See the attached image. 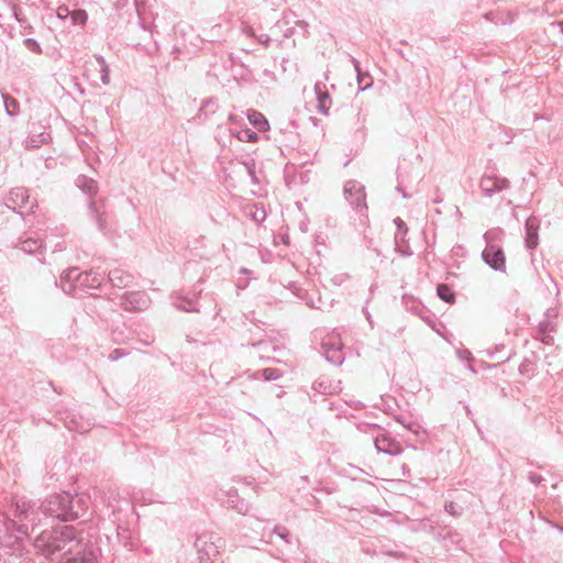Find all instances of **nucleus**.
<instances>
[{
    "instance_id": "nucleus-6",
    "label": "nucleus",
    "mask_w": 563,
    "mask_h": 563,
    "mask_svg": "<svg viewBox=\"0 0 563 563\" xmlns=\"http://www.w3.org/2000/svg\"><path fill=\"white\" fill-rule=\"evenodd\" d=\"M221 538L212 533H203L196 539L195 547L200 563H211L219 554Z\"/></svg>"
},
{
    "instance_id": "nucleus-50",
    "label": "nucleus",
    "mask_w": 563,
    "mask_h": 563,
    "mask_svg": "<svg viewBox=\"0 0 563 563\" xmlns=\"http://www.w3.org/2000/svg\"><path fill=\"white\" fill-rule=\"evenodd\" d=\"M65 424H66V427H67L69 430H78V431L82 432V430H81V429H79V428L75 424V422H74V421H70V422L66 421V422H65Z\"/></svg>"
},
{
    "instance_id": "nucleus-21",
    "label": "nucleus",
    "mask_w": 563,
    "mask_h": 563,
    "mask_svg": "<svg viewBox=\"0 0 563 563\" xmlns=\"http://www.w3.org/2000/svg\"><path fill=\"white\" fill-rule=\"evenodd\" d=\"M555 331V322L543 319L538 325V334L543 343L550 344L552 342L551 333Z\"/></svg>"
},
{
    "instance_id": "nucleus-25",
    "label": "nucleus",
    "mask_w": 563,
    "mask_h": 563,
    "mask_svg": "<svg viewBox=\"0 0 563 563\" xmlns=\"http://www.w3.org/2000/svg\"><path fill=\"white\" fill-rule=\"evenodd\" d=\"M228 503L230 508L234 509L241 515H245L249 511V504L244 499L239 498L236 495H230Z\"/></svg>"
},
{
    "instance_id": "nucleus-36",
    "label": "nucleus",
    "mask_w": 563,
    "mask_h": 563,
    "mask_svg": "<svg viewBox=\"0 0 563 563\" xmlns=\"http://www.w3.org/2000/svg\"><path fill=\"white\" fill-rule=\"evenodd\" d=\"M275 534H277L282 540H284L286 543H290L289 540V532L286 528L276 526L273 531Z\"/></svg>"
},
{
    "instance_id": "nucleus-51",
    "label": "nucleus",
    "mask_w": 563,
    "mask_h": 563,
    "mask_svg": "<svg viewBox=\"0 0 563 563\" xmlns=\"http://www.w3.org/2000/svg\"><path fill=\"white\" fill-rule=\"evenodd\" d=\"M260 42H261L264 46H266V47H267V46L269 45V43H271V37H269V36H267V35H265L264 37H261V38H260Z\"/></svg>"
},
{
    "instance_id": "nucleus-30",
    "label": "nucleus",
    "mask_w": 563,
    "mask_h": 563,
    "mask_svg": "<svg viewBox=\"0 0 563 563\" xmlns=\"http://www.w3.org/2000/svg\"><path fill=\"white\" fill-rule=\"evenodd\" d=\"M503 235H504V232L500 229L488 230L484 234L486 245H489L490 243H497L501 239Z\"/></svg>"
},
{
    "instance_id": "nucleus-56",
    "label": "nucleus",
    "mask_w": 563,
    "mask_h": 563,
    "mask_svg": "<svg viewBox=\"0 0 563 563\" xmlns=\"http://www.w3.org/2000/svg\"><path fill=\"white\" fill-rule=\"evenodd\" d=\"M388 555L397 556L396 552H387Z\"/></svg>"
},
{
    "instance_id": "nucleus-2",
    "label": "nucleus",
    "mask_w": 563,
    "mask_h": 563,
    "mask_svg": "<svg viewBox=\"0 0 563 563\" xmlns=\"http://www.w3.org/2000/svg\"><path fill=\"white\" fill-rule=\"evenodd\" d=\"M41 510L45 516H49L62 521H74L82 519L87 512V501L78 496L67 492L48 496L42 504Z\"/></svg>"
},
{
    "instance_id": "nucleus-46",
    "label": "nucleus",
    "mask_w": 563,
    "mask_h": 563,
    "mask_svg": "<svg viewBox=\"0 0 563 563\" xmlns=\"http://www.w3.org/2000/svg\"><path fill=\"white\" fill-rule=\"evenodd\" d=\"M459 355H460L461 360H466V361H472L473 360L471 352L467 351V350L461 351L459 353Z\"/></svg>"
},
{
    "instance_id": "nucleus-17",
    "label": "nucleus",
    "mask_w": 563,
    "mask_h": 563,
    "mask_svg": "<svg viewBox=\"0 0 563 563\" xmlns=\"http://www.w3.org/2000/svg\"><path fill=\"white\" fill-rule=\"evenodd\" d=\"M108 279L113 287L125 288L133 283V275L121 268H114L109 272Z\"/></svg>"
},
{
    "instance_id": "nucleus-20",
    "label": "nucleus",
    "mask_w": 563,
    "mask_h": 563,
    "mask_svg": "<svg viewBox=\"0 0 563 563\" xmlns=\"http://www.w3.org/2000/svg\"><path fill=\"white\" fill-rule=\"evenodd\" d=\"M51 139V135L46 131H42L38 133H31L24 141L25 148H38L43 144L47 143Z\"/></svg>"
},
{
    "instance_id": "nucleus-3",
    "label": "nucleus",
    "mask_w": 563,
    "mask_h": 563,
    "mask_svg": "<svg viewBox=\"0 0 563 563\" xmlns=\"http://www.w3.org/2000/svg\"><path fill=\"white\" fill-rule=\"evenodd\" d=\"M102 282L103 277L99 273H78L76 267L69 268L60 275V288L65 294L74 297H82L90 290L98 289Z\"/></svg>"
},
{
    "instance_id": "nucleus-31",
    "label": "nucleus",
    "mask_w": 563,
    "mask_h": 563,
    "mask_svg": "<svg viewBox=\"0 0 563 563\" xmlns=\"http://www.w3.org/2000/svg\"><path fill=\"white\" fill-rule=\"evenodd\" d=\"M238 139L242 142H256L258 140V135L255 131L251 129H245L239 132Z\"/></svg>"
},
{
    "instance_id": "nucleus-16",
    "label": "nucleus",
    "mask_w": 563,
    "mask_h": 563,
    "mask_svg": "<svg viewBox=\"0 0 563 563\" xmlns=\"http://www.w3.org/2000/svg\"><path fill=\"white\" fill-rule=\"evenodd\" d=\"M418 529L432 533L437 539H439V538L445 539L448 536H452V537L456 538V542L460 541L457 532H453L452 530H450L448 528L443 529V530H446L445 534L440 532L439 531V521L434 520L432 518L423 519L422 521H420Z\"/></svg>"
},
{
    "instance_id": "nucleus-22",
    "label": "nucleus",
    "mask_w": 563,
    "mask_h": 563,
    "mask_svg": "<svg viewBox=\"0 0 563 563\" xmlns=\"http://www.w3.org/2000/svg\"><path fill=\"white\" fill-rule=\"evenodd\" d=\"M177 309L186 312H199L196 300L188 299L187 297H176L173 303Z\"/></svg>"
},
{
    "instance_id": "nucleus-15",
    "label": "nucleus",
    "mask_w": 563,
    "mask_h": 563,
    "mask_svg": "<svg viewBox=\"0 0 563 563\" xmlns=\"http://www.w3.org/2000/svg\"><path fill=\"white\" fill-rule=\"evenodd\" d=\"M314 93L317 97V110L319 113L328 115L330 106H331V99L329 96V92L327 90L325 84L318 81L314 85Z\"/></svg>"
},
{
    "instance_id": "nucleus-10",
    "label": "nucleus",
    "mask_w": 563,
    "mask_h": 563,
    "mask_svg": "<svg viewBox=\"0 0 563 563\" xmlns=\"http://www.w3.org/2000/svg\"><path fill=\"white\" fill-rule=\"evenodd\" d=\"M150 302V298L144 291H131L121 297L120 306L125 311L136 312L146 310Z\"/></svg>"
},
{
    "instance_id": "nucleus-44",
    "label": "nucleus",
    "mask_w": 563,
    "mask_h": 563,
    "mask_svg": "<svg viewBox=\"0 0 563 563\" xmlns=\"http://www.w3.org/2000/svg\"><path fill=\"white\" fill-rule=\"evenodd\" d=\"M68 15H70V11L66 5H60L57 9V16L62 20H65Z\"/></svg>"
},
{
    "instance_id": "nucleus-19",
    "label": "nucleus",
    "mask_w": 563,
    "mask_h": 563,
    "mask_svg": "<svg viewBox=\"0 0 563 563\" xmlns=\"http://www.w3.org/2000/svg\"><path fill=\"white\" fill-rule=\"evenodd\" d=\"M76 186L89 197H93L98 192L97 181L86 175H79L76 178Z\"/></svg>"
},
{
    "instance_id": "nucleus-7",
    "label": "nucleus",
    "mask_w": 563,
    "mask_h": 563,
    "mask_svg": "<svg viewBox=\"0 0 563 563\" xmlns=\"http://www.w3.org/2000/svg\"><path fill=\"white\" fill-rule=\"evenodd\" d=\"M99 550L98 548L82 542L78 539L76 547L67 554L62 563H98Z\"/></svg>"
},
{
    "instance_id": "nucleus-27",
    "label": "nucleus",
    "mask_w": 563,
    "mask_h": 563,
    "mask_svg": "<svg viewBox=\"0 0 563 563\" xmlns=\"http://www.w3.org/2000/svg\"><path fill=\"white\" fill-rule=\"evenodd\" d=\"M437 295L448 303H453L455 301V294L446 284H439L437 286Z\"/></svg>"
},
{
    "instance_id": "nucleus-33",
    "label": "nucleus",
    "mask_w": 563,
    "mask_h": 563,
    "mask_svg": "<svg viewBox=\"0 0 563 563\" xmlns=\"http://www.w3.org/2000/svg\"><path fill=\"white\" fill-rule=\"evenodd\" d=\"M282 377V373L277 368H265L263 369V378L264 380L272 382L277 380Z\"/></svg>"
},
{
    "instance_id": "nucleus-40",
    "label": "nucleus",
    "mask_w": 563,
    "mask_h": 563,
    "mask_svg": "<svg viewBox=\"0 0 563 563\" xmlns=\"http://www.w3.org/2000/svg\"><path fill=\"white\" fill-rule=\"evenodd\" d=\"M532 369H533V364H532V362H530V361H528V360H525V361L520 364V366H519V372H520L521 374H523V375H525V374H528V373H529L530 371H532Z\"/></svg>"
},
{
    "instance_id": "nucleus-18",
    "label": "nucleus",
    "mask_w": 563,
    "mask_h": 563,
    "mask_svg": "<svg viewBox=\"0 0 563 563\" xmlns=\"http://www.w3.org/2000/svg\"><path fill=\"white\" fill-rule=\"evenodd\" d=\"M539 220L530 217L526 221V246L533 250L538 245Z\"/></svg>"
},
{
    "instance_id": "nucleus-48",
    "label": "nucleus",
    "mask_w": 563,
    "mask_h": 563,
    "mask_svg": "<svg viewBox=\"0 0 563 563\" xmlns=\"http://www.w3.org/2000/svg\"><path fill=\"white\" fill-rule=\"evenodd\" d=\"M12 11H13V16H14V19H15L18 22H23V19H22V16H21V11H20L18 8H15V7H13Z\"/></svg>"
},
{
    "instance_id": "nucleus-8",
    "label": "nucleus",
    "mask_w": 563,
    "mask_h": 563,
    "mask_svg": "<svg viewBox=\"0 0 563 563\" xmlns=\"http://www.w3.org/2000/svg\"><path fill=\"white\" fill-rule=\"evenodd\" d=\"M4 205L19 214L32 212L35 203L30 201L29 190L23 187L12 189L5 198Z\"/></svg>"
},
{
    "instance_id": "nucleus-49",
    "label": "nucleus",
    "mask_w": 563,
    "mask_h": 563,
    "mask_svg": "<svg viewBox=\"0 0 563 563\" xmlns=\"http://www.w3.org/2000/svg\"><path fill=\"white\" fill-rule=\"evenodd\" d=\"M350 60H351L355 71L361 69V64H360V62L355 57L350 56Z\"/></svg>"
},
{
    "instance_id": "nucleus-23",
    "label": "nucleus",
    "mask_w": 563,
    "mask_h": 563,
    "mask_svg": "<svg viewBox=\"0 0 563 563\" xmlns=\"http://www.w3.org/2000/svg\"><path fill=\"white\" fill-rule=\"evenodd\" d=\"M247 119L250 122L257 128L260 131H264L268 129V122L266 118L256 110L249 111Z\"/></svg>"
},
{
    "instance_id": "nucleus-5",
    "label": "nucleus",
    "mask_w": 563,
    "mask_h": 563,
    "mask_svg": "<svg viewBox=\"0 0 563 563\" xmlns=\"http://www.w3.org/2000/svg\"><path fill=\"white\" fill-rule=\"evenodd\" d=\"M343 195L352 209L361 218H367V203L365 186L357 180L351 179L344 184Z\"/></svg>"
},
{
    "instance_id": "nucleus-1",
    "label": "nucleus",
    "mask_w": 563,
    "mask_h": 563,
    "mask_svg": "<svg viewBox=\"0 0 563 563\" xmlns=\"http://www.w3.org/2000/svg\"><path fill=\"white\" fill-rule=\"evenodd\" d=\"M77 541L76 529L73 526H62L44 530L35 538L34 548L46 559L62 563Z\"/></svg>"
},
{
    "instance_id": "nucleus-54",
    "label": "nucleus",
    "mask_w": 563,
    "mask_h": 563,
    "mask_svg": "<svg viewBox=\"0 0 563 563\" xmlns=\"http://www.w3.org/2000/svg\"><path fill=\"white\" fill-rule=\"evenodd\" d=\"M63 249H64V246H63L62 244H59V243H58V244H56V246H55V250H54V251H57V250H58V251H60V250H63Z\"/></svg>"
},
{
    "instance_id": "nucleus-29",
    "label": "nucleus",
    "mask_w": 563,
    "mask_h": 563,
    "mask_svg": "<svg viewBox=\"0 0 563 563\" xmlns=\"http://www.w3.org/2000/svg\"><path fill=\"white\" fill-rule=\"evenodd\" d=\"M2 97H3V102H4V108H5L7 113L10 117L16 115L19 112V109H20L19 102L13 97H11L9 95H2Z\"/></svg>"
},
{
    "instance_id": "nucleus-39",
    "label": "nucleus",
    "mask_w": 563,
    "mask_h": 563,
    "mask_svg": "<svg viewBox=\"0 0 563 563\" xmlns=\"http://www.w3.org/2000/svg\"><path fill=\"white\" fill-rule=\"evenodd\" d=\"M252 218L255 222L257 223H261L265 220L266 218V213H265V210L264 209H256L253 213H252Z\"/></svg>"
},
{
    "instance_id": "nucleus-37",
    "label": "nucleus",
    "mask_w": 563,
    "mask_h": 563,
    "mask_svg": "<svg viewBox=\"0 0 563 563\" xmlns=\"http://www.w3.org/2000/svg\"><path fill=\"white\" fill-rule=\"evenodd\" d=\"M129 355V352H126L125 350L123 349H114L110 354H109V360L111 362H115L124 356Z\"/></svg>"
},
{
    "instance_id": "nucleus-13",
    "label": "nucleus",
    "mask_w": 563,
    "mask_h": 563,
    "mask_svg": "<svg viewBox=\"0 0 563 563\" xmlns=\"http://www.w3.org/2000/svg\"><path fill=\"white\" fill-rule=\"evenodd\" d=\"M14 505V517L18 519L16 522H24L30 527H34L36 525L35 512L33 509V504L24 498H18L13 503Z\"/></svg>"
},
{
    "instance_id": "nucleus-24",
    "label": "nucleus",
    "mask_w": 563,
    "mask_h": 563,
    "mask_svg": "<svg viewBox=\"0 0 563 563\" xmlns=\"http://www.w3.org/2000/svg\"><path fill=\"white\" fill-rule=\"evenodd\" d=\"M43 246L42 240L27 238L20 242V249L24 253L33 254L41 250Z\"/></svg>"
},
{
    "instance_id": "nucleus-9",
    "label": "nucleus",
    "mask_w": 563,
    "mask_h": 563,
    "mask_svg": "<svg viewBox=\"0 0 563 563\" xmlns=\"http://www.w3.org/2000/svg\"><path fill=\"white\" fill-rule=\"evenodd\" d=\"M483 261L494 271L506 272V257L503 247L498 243H490L482 252Z\"/></svg>"
},
{
    "instance_id": "nucleus-52",
    "label": "nucleus",
    "mask_w": 563,
    "mask_h": 563,
    "mask_svg": "<svg viewBox=\"0 0 563 563\" xmlns=\"http://www.w3.org/2000/svg\"><path fill=\"white\" fill-rule=\"evenodd\" d=\"M397 191H398L399 194H401V196H402L404 198H406V199H407V198H409V195H407V194L402 190V187H401L400 185H398V186H397Z\"/></svg>"
},
{
    "instance_id": "nucleus-55",
    "label": "nucleus",
    "mask_w": 563,
    "mask_h": 563,
    "mask_svg": "<svg viewBox=\"0 0 563 563\" xmlns=\"http://www.w3.org/2000/svg\"><path fill=\"white\" fill-rule=\"evenodd\" d=\"M441 201H442V198L439 196L433 200L434 203H440Z\"/></svg>"
},
{
    "instance_id": "nucleus-14",
    "label": "nucleus",
    "mask_w": 563,
    "mask_h": 563,
    "mask_svg": "<svg viewBox=\"0 0 563 563\" xmlns=\"http://www.w3.org/2000/svg\"><path fill=\"white\" fill-rule=\"evenodd\" d=\"M374 444L378 452L387 455L396 456L402 452L400 443L386 434L377 437L374 441Z\"/></svg>"
},
{
    "instance_id": "nucleus-41",
    "label": "nucleus",
    "mask_w": 563,
    "mask_h": 563,
    "mask_svg": "<svg viewBox=\"0 0 563 563\" xmlns=\"http://www.w3.org/2000/svg\"><path fill=\"white\" fill-rule=\"evenodd\" d=\"M133 1H134V5L136 9L137 15L140 18H142V15L144 14V11H145L146 0H133Z\"/></svg>"
},
{
    "instance_id": "nucleus-32",
    "label": "nucleus",
    "mask_w": 563,
    "mask_h": 563,
    "mask_svg": "<svg viewBox=\"0 0 563 563\" xmlns=\"http://www.w3.org/2000/svg\"><path fill=\"white\" fill-rule=\"evenodd\" d=\"M444 510H445L449 515H451V516H453V517H455V518L461 517V516H462V514H463V507H461L460 505H457V504H456V503H454V501H448V503H445V505H444Z\"/></svg>"
},
{
    "instance_id": "nucleus-12",
    "label": "nucleus",
    "mask_w": 563,
    "mask_h": 563,
    "mask_svg": "<svg viewBox=\"0 0 563 563\" xmlns=\"http://www.w3.org/2000/svg\"><path fill=\"white\" fill-rule=\"evenodd\" d=\"M510 187V181L496 175H484L479 181V188L485 197H492Z\"/></svg>"
},
{
    "instance_id": "nucleus-45",
    "label": "nucleus",
    "mask_w": 563,
    "mask_h": 563,
    "mask_svg": "<svg viewBox=\"0 0 563 563\" xmlns=\"http://www.w3.org/2000/svg\"><path fill=\"white\" fill-rule=\"evenodd\" d=\"M89 210L92 213L93 218L100 222V216L98 213V210L96 208V202L93 200L89 201ZM99 227L102 228L101 223H99Z\"/></svg>"
},
{
    "instance_id": "nucleus-11",
    "label": "nucleus",
    "mask_w": 563,
    "mask_h": 563,
    "mask_svg": "<svg viewBox=\"0 0 563 563\" xmlns=\"http://www.w3.org/2000/svg\"><path fill=\"white\" fill-rule=\"evenodd\" d=\"M342 346L339 334H331L324 339L322 341V349L327 361L334 365H341L344 361Z\"/></svg>"
},
{
    "instance_id": "nucleus-38",
    "label": "nucleus",
    "mask_w": 563,
    "mask_h": 563,
    "mask_svg": "<svg viewBox=\"0 0 563 563\" xmlns=\"http://www.w3.org/2000/svg\"><path fill=\"white\" fill-rule=\"evenodd\" d=\"M24 45L30 49L32 51L33 53H40L41 52V46L40 44L34 40V38H25L24 40Z\"/></svg>"
},
{
    "instance_id": "nucleus-58",
    "label": "nucleus",
    "mask_w": 563,
    "mask_h": 563,
    "mask_svg": "<svg viewBox=\"0 0 563 563\" xmlns=\"http://www.w3.org/2000/svg\"><path fill=\"white\" fill-rule=\"evenodd\" d=\"M21 563H29V562H27V561H23V562H21Z\"/></svg>"
},
{
    "instance_id": "nucleus-53",
    "label": "nucleus",
    "mask_w": 563,
    "mask_h": 563,
    "mask_svg": "<svg viewBox=\"0 0 563 563\" xmlns=\"http://www.w3.org/2000/svg\"><path fill=\"white\" fill-rule=\"evenodd\" d=\"M397 421L400 422L401 424H404L406 428H408L409 430H411V424H406L405 423V420H402L400 417L397 418Z\"/></svg>"
},
{
    "instance_id": "nucleus-47",
    "label": "nucleus",
    "mask_w": 563,
    "mask_h": 563,
    "mask_svg": "<svg viewBox=\"0 0 563 563\" xmlns=\"http://www.w3.org/2000/svg\"><path fill=\"white\" fill-rule=\"evenodd\" d=\"M245 167L247 169L249 175L252 177V179H255L254 163H246Z\"/></svg>"
},
{
    "instance_id": "nucleus-43",
    "label": "nucleus",
    "mask_w": 563,
    "mask_h": 563,
    "mask_svg": "<svg viewBox=\"0 0 563 563\" xmlns=\"http://www.w3.org/2000/svg\"><path fill=\"white\" fill-rule=\"evenodd\" d=\"M528 478L534 485H539L544 481V478L540 474L532 473V472H530L528 474Z\"/></svg>"
},
{
    "instance_id": "nucleus-4",
    "label": "nucleus",
    "mask_w": 563,
    "mask_h": 563,
    "mask_svg": "<svg viewBox=\"0 0 563 563\" xmlns=\"http://www.w3.org/2000/svg\"><path fill=\"white\" fill-rule=\"evenodd\" d=\"M13 532L29 536V525L16 522L14 519L9 518L7 514L0 512V544L11 549L13 553H21L23 541L20 537L14 536Z\"/></svg>"
},
{
    "instance_id": "nucleus-35",
    "label": "nucleus",
    "mask_w": 563,
    "mask_h": 563,
    "mask_svg": "<svg viewBox=\"0 0 563 563\" xmlns=\"http://www.w3.org/2000/svg\"><path fill=\"white\" fill-rule=\"evenodd\" d=\"M394 223L397 227V232L395 235V239L397 240L400 234H402V235L406 234L408 228H407L406 223L399 217L394 219Z\"/></svg>"
},
{
    "instance_id": "nucleus-28",
    "label": "nucleus",
    "mask_w": 563,
    "mask_h": 563,
    "mask_svg": "<svg viewBox=\"0 0 563 563\" xmlns=\"http://www.w3.org/2000/svg\"><path fill=\"white\" fill-rule=\"evenodd\" d=\"M98 65L100 66V79L102 81L103 85H109L110 82V69H109V66L104 59L103 56L101 55H96L95 56Z\"/></svg>"
},
{
    "instance_id": "nucleus-34",
    "label": "nucleus",
    "mask_w": 563,
    "mask_h": 563,
    "mask_svg": "<svg viewBox=\"0 0 563 563\" xmlns=\"http://www.w3.org/2000/svg\"><path fill=\"white\" fill-rule=\"evenodd\" d=\"M74 24H84L87 20V13L84 10H75L70 12Z\"/></svg>"
},
{
    "instance_id": "nucleus-42",
    "label": "nucleus",
    "mask_w": 563,
    "mask_h": 563,
    "mask_svg": "<svg viewBox=\"0 0 563 563\" xmlns=\"http://www.w3.org/2000/svg\"><path fill=\"white\" fill-rule=\"evenodd\" d=\"M556 318H558V310H556V308H549L544 312V319L545 320H551V321L555 322Z\"/></svg>"
},
{
    "instance_id": "nucleus-57",
    "label": "nucleus",
    "mask_w": 563,
    "mask_h": 563,
    "mask_svg": "<svg viewBox=\"0 0 563 563\" xmlns=\"http://www.w3.org/2000/svg\"><path fill=\"white\" fill-rule=\"evenodd\" d=\"M490 14H492V13H486V14L484 15V16H485V19H487V20H488V19H490Z\"/></svg>"
},
{
    "instance_id": "nucleus-26",
    "label": "nucleus",
    "mask_w": 563,
    "mask_h": 563,
    "mask_svg": "<svg viewBox=\"0 0 563 563\" xmlns=\"http://www.w3.org/2000/svg\"><path fill=\"white\" fill-rule=\"evenodd\" d=\"M356 80L360 91H365L373 86V78L368 71H363L362 68L356 70Z\"/></svg>"
}]
</instances>
